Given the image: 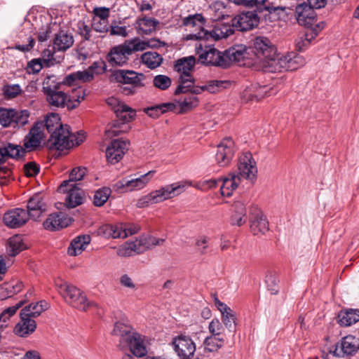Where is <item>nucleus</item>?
I'll return each mask as SVG.
<instances>
[{"label": "nucleus", "mask_w": 359, "mask_h": 359, "mask_svg": "<svg viewBox=\"0 0 359 359\" xmlns=\"http://www.w3.org/2000/svg\"><path fill=\"white\" fill-rule=\"evenodd\" d=\"M62 83L57 81L55 76L45 78L42 91L46 95L48 104L52 108H64L69 110L76 108L86 96V90L81 88L74 89L69 96L62 90Z\"/></svg>", "instance_id": "1"}, {"label": "nucleus", "mask_w": 359, "mask_h": 359, "mask_svg": "<svg viewBox=\"0 0 359 359\" xmlns=\"http://www.w3.org/2000/svg\"><path fill=\"white\" fill-rule=\"evenodd\" d=\"M205 23V19L201 14L190 15L184 18L183 25L197 27L200 29L198 33L187 35V39L201 41L212 38L215 40H219L222 38H226L233 33L232 27L226 25H221L220 27H216L212 32H208L203 28Z\"/></svg>", "instance_id": "2"}, {"label": "nucleus", "mask_w": 359, "mask_h": 359, "mask_svg": "<svg viewBox=\"0 0 359 359\" xmlns=\"http://www.w3.org/2000/svg\"><path fill=\"white\" fill-rule=\"evenodd\" d=\"M251 48L255 55L262 60L263 71L270 72L271 62L276 60L280 54L273 42L266 36H257L252 40Z\"/></svg>", "instance_id": "3"}, {"label": "nucleus", "mask_w": 359, "mask_h": 359, "mask_svg": "<svg viewBox=\"0 0 359 359\" xmlns=\"http://www.w3.org/2000/svg\"><path fill=\"white\" fill-rule=\"evenodd\" d=\"M55 284L59 293L72 306L82 311H86L90 307L97 306L95 303L88 302L86 295L76 287L62 282L61 280H56Z\"/></svg>", "instance_id": "4"}, {"label": "nucleus", "mask_w": 359, "mask_h": 359, "mask_svg": "<svg viewBox=\"0 0 359 359\" xmlns=\"http://www.w3.org/2000/svg\"><path fill=\"white\" fill-rule=\"evenodd\" d=\"M184 188V185L178 183L167 185L142 196L137 201L136 205L139 208H143L151 204L163 202L180 194Z\"/></svg>", "instance_id": "5"}, {"label": "nucleus", "mask_w": 359, "mask_h": 359, "mask_svg": "<svg viewBox=\"0 0 359 359\" xmlns=\"http://www.w3.org/2000/svg\"><path fill=\"white\" fill-rule=\"evenodd\" d=\"M196 51L198 55V62L206 65L217 66L226 68L224 61V52L222 53L208 44L206 40L199 41L196 44Z\"/></svg>", "instance_id": "6"}, {"label": "nucleus", "mask_w": 359, "mask_h": 359, "mask_svg": "<svg viewBox=\"0 0 359 359\" xmlns=\"http://www.w3.org/2000/svg\"><path fill=\"white\" fill-rule=\"evenodd\" d=\"M116 119L114 120L107 130L108 136L115 137L128 130L126 123L131 121L136 116V111L126 104L121 109L117 108L115 113Z\"/></svg>", "instance_id": "7"}, {"label": "nucleus", "mask_w": 359, "mask_h": 359, "mask_svg": "<svg viewBox=\"0 0 359 359\" xmlns=\"http://www.w3.org/2000/svg\"><path fill=\"white\" fill-rule=\"evenodd\" d=\"M270 72H280L283 71H294L305 64L304 58L294 53L287 55L279 54L276 60L271 62Z\"/></svg>", "instance_id": "8"}, {"label": "nucleus", "mask_w": 359, "mask_h": 359, "mask_svg": "<svg viewBox=\"0 0 359 359\" xmlns=\"http://www.w3.org/2000/svg\"><path fill=\"white\" fill-rule=\"evenodd\" d=\"M29 115V111L26 109L18 111L1 107L0 124L4 128L13 126L19 128L28 123Z\"/></svg>", "instance_id": "9"}, {"label": "nucleus", "mask_w": 359, "mask_h": 359, "mask_svg": "<svg viewBox=\"0 0 359 359\" xmlns=\"http://www.w3.org/2000/svg\"><path fill=\"white\" fill-rule=\"evenodd\" d=\"M70 127L68 125H65L63 128L50 134L47 147L49 149L58 151L70 149L74 146L73 140H70Z\"/></svg>", "instance_id": "10"}, {"label": "nucleus", "mask_w": 359, "mask_h": 359, "mask_svg": "<svg viewBox=\"0 0 359 359\" xmlns=\"http://www.w3.org/2000/svg\"><path fill=\"white\" fill-rule=\"evenodd\" d=\"M171 345L180 359H191L196 351V344L188 335L180 334L172 338Z\"/></svg>", "instance_id": "11"}, {"label": "nucleus", "mask_w": 359, "mask_h": 359, "mask_svg": "<svg viewBox=\"0 0 359 359\" xmlns=\"http://www.w3.org/2000/svg\"><path fill=\"white\" fill-rule=\"evenodd\" d=\"M259 17L255 11L242 12L231 19V27L239 32H247L256 27Z\"/></svg>", "instance_id": "12"}, {"label": "nucleus", "mask_w": 359, "mask_h": 359, "mask_svg": "<svg viewBox=\"0 0 359 359\" xmlns=\"http://www.w3.org/2000/svg\"><path fill=\"white\" fill-rule=\"evenodd\" d=\"M111 81L135 86H144L142 83L145 79L144 74L137 73L133 70L117 69L111 72L110 77Z\"/></svg>", "instance_id": "13"}, {"label": "nucleus", "mask_w": 359, "mask_h": 359, "mask_svg": "<svg viewBox=\"0 0 359 359\" xmlns=\"http://www.w3.org/2000/svg\"><path fill=\"white\" fill-rule=\"evenodd\" d=\"M257 173L256 162L253 159L252 154L250 152L244 153L239 158L238 171L236 175H238L240 179L253 180L256 178Z\"/></svg>", "instance_id": "14"}, {"label": "nucleus", "mask_w": 359, "mask_h": 359, "mask_svg": "<svg viewBox=\"0 0 359 359\" xmlns=\"http://www.w3.org/2000/svg\"><path fill=\"white\" fill-rule=\"evenodd\" d=\"M130 56V49L123 43L110 49L106 60L111 67H123L128 62Z\"/></svg>", "instance_id": "15"}, {"label": "nucleus", "mask_w": 359, "mask_h": 359, "mask_svg": "<svg viewBox=\"0 0 359 359\" xmlns=\"http://www.w3.org/2000/svg\"><path fill=\"white\" fill-rule=\"evenodd\" d=\"M129 141L116 139L111 142L106 150L107 161L111 164L119 162L128 150Z\"/></svg>", "instance_id": "16"}, {"label": "nucleus", "mask_w": 359, "mask_h": 359, "mask_svg": "<svg viewBox=\"0 0 359 359\" xmlns=\"http://www.w3.org/2000/svg\"><path fill=\"white\" fill-rule=\"evenodd\" d=\"M123 343L120 348L122 350L128 348L135 357L142 358L147 353V349L144 344V337L137 332H133L128 340L126 339L123 341Z\"/></svg>", "instance_id": "17"}, {"label": "nucleus", "mask_w": 359, "mask_h": 359, "mask_svg": "<svg viewBox=\"0 0 359 359\" xmlns=\"http://www.w3.org/2000/svg\"><path fill=\"white\" fill-rule=\"evenodd\" d=\"M359 349V339L354 336L347 335L335 345L333 353L337 357L355 354Z\"/></svg>", "instance_id": "18"}, {"label": "nucleus", "mask_w": 359, "mask_h": 359, "mask_svg": "<svg viewBox=\"0 0 359 359\" xmlns=\"http://www.w3.org/2000/svg\"><path fill=\"white\" fill-rule=\"evenodd\" d=\"M250 230L254 235L264 234L269 230L266 217L257 206H252L250 211Z\"/></svg>", "instance_id": "19"}, {"label": "nucleus", "mask_w": 359, "mask_h": 359, "mask_svg": "<svg viewBox=\"0 0 359 359\" xmlns=\"http://www.w3.org/2000/svg\"><path fill=\"white\" fill-rule=\"evenodd\" d=\"M234 155L233 142L231 137L225 138L217 146L215 159L220 167L228 165Z\"/></svg>", "instance_id": "20"}, {"label": "nucleus", "mask_w": 359, "mask_h": 359, "mask_svg": "<svg viewBox=\"0 0 359 359\" xmlns=\"http://www.w3.org/2000/svg\"><path fill=\"white\" fill-rule=\"evenodd\" d=\"M154 170L149 171L144 175H142L139 177L132 178L131 180H126L123 179L118 181L115 187L117 189H121L122 191L139 190L144 188L150 180L151 176L154 174Z\"/></svg>", "instance_id": "21"}, {"label": "nucleus", "mask_w": 359, "mask_h": 359, "mask_svg": "<svg viewBox=\"0 0 359 359\" xmlns=\"http://www.w3.org/2000/svg\"><path fill=\"white\" fill-rule=\"evenodd\" d=\"M44 137L41 123H35L23 140V147L29 151H34L41 147Z\"/></svg>", "instance_id": "22"}, {"label": "nucleus", "mask_w": 359, "mask_h": 359, "mask_svg": "<svg viewBox=\"0 0 359 359\" xmlns=\"http://www.w3.org/2000/svg\"><path fill=\"white\" fill-rule=\"evenodd\" d=\"M29 218V213L27 212V210L22 208H14L6 212L3 219L7 226L17 229L25 224Z\"/></svg>", "instance_id": "23"}, {"label": "nucleus", "mask_w": 359, "mask_h": 359, "mask_svg": "<svg viewBox=\"0 0 359 359\" xmlns=\"http://www.w3.org/2000/svg\"><path fill=\"white\" fill-rule=\"evenodd\" d=\"M315 8L304 2L296 6L295 15L298 23L306 27L312 26L316 22Z\"/></svg>", "instance_id": "24"}, {"label": "nucleus", "mask_w": 359, "mask_h": 359, "mask_svg": "<svg viewBox=\"0 0 359 359\" xmlns=\"http://www.w3.org/2000/svg\"><path fill=\"white\" fill-rule=\"evenodd\" d=\"M72 221V218L60 212L50 214L44 221L43 225L47 230L56 231L68 226Z\"/></svg>", "instance_id": "25"}, {"label": "nucleus", "mask_w": 359, "mask_h": 359, "mask_svg": "<svg viewBox=\"0 0 359 359\" xmlns=\"http://www.w3.org/2000/svg\"><path fill=\"white\" fill-rule=\"evenodd\" d=\"M20 316V320L18 323L13 330V332L18 337H27L32 334L36 329V323L29 316Z\"/></svg>", "instance_id": "26"}, {"label": "nucleus", "mask_w": 359, "mask_h": 359, "mask_svg": "<svg viewBox=\"0 0 359 359\" xmlns=\"http://www.w3.org/2000/svg\"><path fill=\"white\" fill-rule=\"evenodd\" d=\"M27 208L29 217L34 220L37 219L46 211V204L39 194H35L29 198Z\"/></svg>", "instance_id": "27"}, {"label": "nucleus", "mask_w": 359, "mask_h": 359, "mask_svg": "<svg viewBox=\"0 0 359 359\" xmlns=\"http://www.w3.org/2000/svg\"><path fill=\"white\" fill-rule=\"evenodd\" d=\"M224 52L226 68L229 67L233 62H241L245 57V55L247 54L246 47L242 44L236 45Z\"/></svg>", "instance_id": "28"}, {"label": "nucleus", "mask_w": 359, "mask_h": 359, "mask_svg": "<svg viewBox=\"0 0 359 359\" xmlns=\"http://www.w3.org/2000/svg\"><path fill=\"white\" fill-rule=\"evenodd\" d=\"M67 194L65 198V204L68 208H74L81 205L84 201V192L77 186H68Z\"/></svg>", "instance_id": "29"}, {"label": "nucleus", "mask_w": 359, "mask_h": 359, "mask_svg": "<svg viewBox=\"0 0 359 359\" xmlns=\"http://www.w3.org/2000/svg\"><path fill=\"white\" fill-rule=\"evenodd\" d=\"M72 34L65 30H60L53 39V48L58 51H65L74 43Z\"/></svg>", "instance_id": "30"}, {"label": "nucleus", "mask_w": 359, "mask_h": 359, "mask_svg": "<svg viewBox=\"0 0 359 359\" xmlns=\"http://www.w3.org/2000/svg\"><path fill=\"white\" fill-rule=\"evenodd\" d=\"M196 64V58L194 56L184 57L175 61L174 69L180 74V76L184 78H193L191 71Z\"/></svg>", "instance_id": "31"}, {"label": "nucleus", "mask_w": 359, "mask_h": 359, "mask_svg": "<svg viewBox=\"0 0 359 359\" xmlns=\"http://www.w3.org/2000/svg\"><path fill=\"white\" fill-rule=\"evenodd\" d=\"M100 234L104 236L106 238H126V233L123 229V224H104L100 226L98 229Z\"/></svg>", "instance_id": "32"}, {"label": "nucleus", "mask_w": 359, "mask_h": 359, "mask_svg": "<svg viewBox=\"0 0 359 359\" xmlns=\"http://www.w3.org/2000/svg\"><path fill=\"white\" fill-rule=\"evenodd\" d=\"M232 215L231 224L232 225L242 226L247 221L246 208L245 204L241 201H236L232 205Z\"/></svg>", "instance_id": "33"}, {"label": "nucleus", "mask_w": 359, "mask_h": 359, "mask_svg": "<svg viewBox=\"0 0 359 359\" xmlns=\"http://www.w3.org/2000/svg\"><path fill=\"white\" fill-rule=\"evenodd\" d=\"M86 174L85 167H76L72 170L69 174V180L63 181L58 187L57 191L60 193H65L68 186H76L73 182L81 180Z\"/></svg>", "instance_id": "34"}, {"label": "nucleus", "mask_w": 359, "mask_h": 359, "mask_svg": "<svg viewBox=\"0 0 359 359\" xmlns=\"http://www.w3.org/2000/svg\"><path fill=\"white\" fill-rule=\"evenodd\" d=\"M90 242L88 235H81L76 237L70 243L67 253L70 256H76L81 254Z\"/></svg>", "instance_id": "35"}, {"label": "nucleus", "mask_w": 359, "mask_h": 359, "mask_svg": "<svg viewBox=\"0 0 359 359\" xmlns=\"http://www.w3.org/2000/svg\"><path fill=\"white\" fill-rule=\"evenodd\" d=\"M230 177H224L222 179L220 185V192L224 196H230L233 191L235 190L241 181L240 177L236 173H231Z\"/></svg>", "instance_id": "36"}, {"label": "nucleus", "mask_w": 359, "mask_h": 359, "mask_svg": "<svg viewBox=\"0 0 359 359\" xmlns=\"http://www.w3.org/2000/svg\"><path fill=\"white\" fill-rule=\"evenodd\" d=\"M1 147L7 158L20 160L23 158L27 153L25 147L11 142L3 143Z\"/></svg>", "instance_id": "37"}, {"label": "nucleus", "mask_w": 359, "mask_h": 359, "mask_svg": "<svg viewBox=\"0 0 359 359\" xmlns=\"http://www.w3.org/2000/svg\"><path fill=\"white\" fill-rule=\"evenodd\" d=\"M338 323L341 326H351L359 321V309H348L338 314Z\"/></svg>", "instance_id": "38"}, {"label": "nucleus", "mask_w": 359, "mask_h": 359, "mask_svg": "<svg viewBox=\"0 0 359 359\" xmlns=\"http://www.w3.org/2000/svg\"><path fill=\"white\" fill-rule=\"evenodd\" d=\"M36 123H41L43 130L46 128L49 134L65 126L60 122L59 114L56 113H50L44 118L43 121H37Z\"/></svg>", "instance_id": "39"}, {"label": "nucleus", "mask_w": 359, "mask_h": 359, "mask_svg": "<svg viewBox=\"0 0 359 359\" xmlns=\"http://www.w3.org/2000/svg\"><path fill=\"white\" fill-rule=\"evenodd\" d=\"M136 24L137 25L136 28L138 29L139 33L148 35L156 30V27L159 25V21L155 18L144 16L139 18L136 21Z\"/></svg>", "instance_id": "40"}, {"label": "nucleus", "mask_w": 359, "mask_h": 359, "mask_svg": "<svg viewBox=\"0 0 359 359\" xmlns=\"http://www.w3.org/2000/svg\"><path fill=\"white\" fill-rule=\"evenodd\" d=\"M132 330L133 328L129 325L121 322H116L115 323L111 334L119 337V348L124 344L123 341H125L126 339L128 340L133 334L134 332H132Z\"/></svg>", "instance_id": "41"}, {"label": "nucleus", "mask_w": 359, "mask_h": 359, "mask_svg": "<svg viewBox=\"0 0 359 359\" xmlns=\"http://www.w3.org/2000/svg\"><path fill=\"white\" fill-rule=\"evenodd\" d=\"M177 109V105L173 102H166L154 105L144 109L145 113L152 117L157 118L161 114L168 111H174Z\"/></svg>", "instance_id": "42"}, {"label": "nucleus", "mask_w": 359, "mask_h": 359, "mask_svg": "<svg viewBox=\"0 0 359 359\" xmlns=\"http://www.w3.org/2000/svg\"><path fill=\"white\" fill-rule=\"evenodd\" d=\"M48 309V304L45 301H40L36 304H31L23 308L20 312L21 315L24 316H29L30 318H36L41 313Z\"/></svg>", "instance_id": "43"}, {"label": "nucleus", "mask_w": 359, "mask_h": 359, "mask_svg": "<svg viewBox=\"0 0 359 359\" xmlns=\"http://www.w3.org/2000/svg\"><path fill=\"white\" fill-rule=\"evenodd\" d=\"M224 344V338L212 335L208 336L205 337L203 341V354L205 355L208 353L217 352Z\"/></svg>", "instance_id": "44"}, {"label": "nucleus", "mask_w": 359, "mask_h": 359, "mask_svg": "<svg viewBox=\"0 0 359 359\" xmlns=\"http://www.w3.org/2000/svg\"><path fill=\"white\" fill-rule=\"evenodd\" d=\"M141 60L148 68L154 69L162 64L163 58L156 52L148 51L142 55Z\"/></svg>", "instance_id": "45"}, {"label": "nucleus", "mask_w": 359, "mask_h": 359, "mask_svg": "<svg viewBox=\"0 0 359 359\" xmlns=\"http://www.w3.org/2000/svg\"><path fill=\"white\" fill-rule=\"evenodd\" d=\"M26 248L21 236L15 235L9 238L7 250L10 256L15 257Z\"/></svg>", "instance_id": "46"}, {"label": "nucleus", "mask_w": 359, "mask_h": 359, "mask_svg": "<svg viewBox=\"0 0 359 359\" xmlns=\"http://www.w3.org/2000/svg\"><path fill=\"white\" fill-rule=\"evenodd\" d=\"M198 104V99L194 95H188L183 100L179 102V107L174 111L177 114H184Z\"/></svg>", "instance_id": "47"}, {"label": "nucleus", "mask_w": 359, "mask_h": 359, "mask_svg": "<svg viewBox=\"0 0 359 359\" xmlns=\"http://www.w3.org/2000/svg\"><path fill=\"white\" fill-rule=\"evenodd\" d=\"M316 37V32L313 31H305L300 35L296 41V48L299 51L304 50L311 43V41Z\"/></svg>", "instance_id": "48"}, {"label": "nucleus", "mask_w": 359, "mask_h": 359, "mask_svg": "<svg viewBox=\"0 0 359 359\" xmlns=\"http://www.w3.org/2000/svg\"><path fill=\"white\" fill-rule=\"evenodd\" d=\"M111 194L109 187H102L97 189L93 196V204L97 207L102 206L108 200Z\"/></svg>", "instance_id": "49"}, {"label": "nucleus", "mask_w": 359, "mask_h": 359, "mask_svg": "<svg viewBox=\"0 0 359 359\" xmlns=\"http://www.w3.org/2000/svg\"><path fill=\"white\" fill-rule=\"evenodd\" d=\"M222 314V321L226 328L231 332L234 333L236 332V313L231 309L224 311Z\"/></svg>", "instance_id": "50"}, {"label": "nucleus", "mask_w": 359, "mask_h": 359, "mask_svg": "<svg viewBox=\"0 0 359 359\" xmlns=\"http://www.w3.org/2000/svg\"><path fill=\"white\" fill-rule=\"evenodd\" d=\"M178 86L174 92L175 95H178L182 93H191L192 86L195 83L194 78H184V76H180L178 79Z\"/></svg>", "instance_id": "51"}, {"label": "nucleus", "mask_w": 359, "mask_h": 359, "mask_svg": "<svg viewBox=\"0 0 359 359\" xmlns=\"http://www.w3.org/2000/svg\"><path fill=\"white\" fill-rule=\"evenodd\" d=\"M125 44L130 49V55L139 51H143L147 49L146 41L141 40L138 37L125 41Z\"/></svg>", "instance_id": "52"}, {"label": "nucleus", "mask_w": 359, "mask_h": 359, "mask_svg": "<svg viewBox=\"0 0 359 359\" xmlns=\"http://www.w3.org/2000/svg\"><path fill=\"white\" fill-rule=\"evenodd\" d=\"M230 84V81L227 80H212L208 82L206 84V88L208 92L215 93L222 89L228 88Z\"/></svg>", "instance_id": "53"}, {"label": "nucleus", "mask_w": 359, "mask_h": 359, "mask_svg": "<svg viewBox=\"0 0 359 359\" xmlns=\"http://www.w3.org/2000/svg\"><path fill=\"white\" fill-rule=\"evenodd\" d=\"M172 83L171 79L165 75L159 74L156 76H154L153 79V84L154 86L162 90H167Z\"/></svg>", "instance_id": "54"}, {"label": "nucleus", "mask_w": 359, "mask_h": 359, "mask_svg": "<svg viewBox=\"0 0 359 359\" xmlns=\"http://www.w3.org/2000/svg\"><path fill=\"white\" fill-rule=\"evenodd\" d=\"M3 92L6 99H13L20 95L22 90L19 84H7L4 86Z\"/></svg>", "instance_id": "55"}, {"label": "nucleus", "mask_w": 359, "mask_h": 359, "mask_svg": "<svg viewBox=\"0 0 359 359\" xmlns=\"http://www.w3.org/2000/svg\"><path fill=\"white\" fill-rule=\"evenodd\" d=\"M279 280L275 274L269 273L266 276L265 283L268 290L271 294H277L279 291Z\"/></svg>", "instance_id": "56"}, {"label": "nucleus", "mask_w": 359, "mask_h": 359, "mask_svg": "<svg viewBox=\"0 0 359 359\" xmlns=\"http://www.w3.org/2000/svg\"><path fill=\"white\" fill-rule=\"evenodd\" d=\"M25 303V300H22L15 306L6 309L1 314V323L6 324V321L13 316L16 311Z\"/></svg>", "instance_id": "57"}, {"label": "nucleus", "mask_w": 359, "mask_h": 359, "mask_svg": "<svg viewBox=\"0 0 359 359\" xmlns=\"http://www.w3.org/2000/svg\"><path fill=\"white\" fill-rule=\"evenodd\" d=\"M268 88L266 86L260 87L256 94H251L248 90L243 92V97L247 101H253L255 100H259L263 98L267 93Z\"/></svg>", "instance_id": "58"}, {"label": "nucleus", "mask_w": 359, "mask_h": 359, "mask_svg": "<svg viewBox=\"0 0 359 359\" xmlns=\"http://www.w3.org/2000/svg\"><path fill=\"white\" fill-rule=\"evenodd\" d=\"M43 61L41 58H34L28 62L27 72L28 74H38L43 68Z\"/></svg>", "instance_id": "59"}, {"label": "nucleus", "mask_w": 359, "mask_h": 359, "mask_svg": "<svg viewBox=\"0 0 359 359\" xmlns=\"http://www.w3.org/2000/svg\"><path fill=\"white\" fill-rule=\"evenodd\" d=\"M140 238V242L142 243L144 247H145L146 250L153 246L160 245L164 241L163 239L156 238V237L151 236H141Z\"/></svg>", "instance_id": "60"}, {"label": "nucleus", "mask_w": 359, "mask_h": 359, "mask_svg": "<svg viewBox=\"0 0 359 359\" xmlns=\"http://www.w3.org/2000/svg\"><path fill=\"white\" fill-rule=\"evenodd\" d=\"M209 332L211 335L219 337L224 330L223 326L217 318H213L208 326Z\"/></svg>", "instance_id": "61"}, {"label": "nucleus", "mask_w": 359, "mask_h": 359, "mask_svg": "<svg viewBox=\"0 0 359 359\" xmlns=\"http://www.w3.org/2000/svg\"><path fill=\"white\" fill-rule=\"evenodd\" d=\"M92 27L95 32L100 33H107L109 29L108 20L97 18L93 19Z\"/></svg>", "instance_id": "62"}, {"label": "nucleus", "mask_w": 359, "mask_h": 359, "mask_svg": "<svg viewBox=\"0 0 359 359\" xmlns=\"http://www.w3.org/2000/svg\"><path fill=\"white\" fill-rule=\"evenodd\" d=\"M88 71L94 75L95 74H102L107 71V65L105 62L103 60L95 61L92 63V65L88 67Z\"/></svg>", "instance_id": "63"}, {"label": "nucleus", "mask_w": 359, "mask_h": 359, "mask_svg": "<svg viewBox=\"0 0 359 359\" xmlns=\"http://www.w3.org/2000/svg\"><path fill=\"white\" fill-rule=\"evenodd\" d=\"M108 32L111 36L126 37L128 35V32L126 26H118L111 24Z\"/></svg>", "instance_id": "64"}]
</instances>
